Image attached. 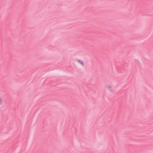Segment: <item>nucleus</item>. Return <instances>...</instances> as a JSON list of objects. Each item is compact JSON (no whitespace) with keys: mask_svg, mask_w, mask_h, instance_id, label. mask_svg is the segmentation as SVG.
<instances>
[{"mask_svg":"<svg viewBox=\"0 0 153 153\" xmlns=\"http://www.w3.org/2000/svg\"><path fill=\"white\" fill-rule=\"evenodd\" d=\"M107 88L108 90H111L112 89V85L111 84L108 85Z\"/></svg>","mask_w":153,"mask_h":153,"instance_id":"f257e3e1","label":"nucleus"},{"mask_svg":"<svg viewBox=\"0 0 153 153\" xmlns=\"http://www.w3.org/2000/svg\"><path fill=\"white\" fill-rule=\"evenodd\" d=\"M78 62L80 63L82 66H83L84 64L82 61L81 60H78Z\"/></svg>","mask_w":153,"mask_h":153,"instance_id":"f03ea898","label":"nucleus"}]
</instances>
